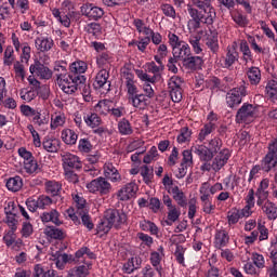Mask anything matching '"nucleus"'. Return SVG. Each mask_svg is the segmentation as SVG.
Listing matches in <instances>:
<instances>
[{
	"instance_id": "1",
	"label": "nucleus",
	"mask_w": 277,
	"mask_h": 277,
	"mask_svg": "<svg viewBox=\"0 0 277 277\" xmlns=\"http://www.w3.org/2000/svg\"><path fill=\"white\" fill-rule=\"evenodd\" d=\"M262 170L264 172H269L277 166V140L274 138L268 144V151L262 160Z\"/></svg>"
},
{
	"instance_id": "2",
	"label": "nucleus",
	"mask_w": 277,
	"mask_h": 277,
	"mask_svg": "<svg viewBox=\"0 0 277 277\" xmlns=\"http://www.w3.org/2000/svg\"><path fill=\"white\" fill-rule=\"evenodd\" d=\"M256 116V106L245 103L236 113V122L237 124H248V122H252Z\"/></svg>"
},
{
	"instance_id": "3",
	"label": "nucleus",
	"mask_w": 277,
	"mask_h": 277,
	"mask_svg": "<svg viewBox=\"0 0 277 277\" xmlns=\"http://www.w3.org/2000/svg\"><path fill=\"white\" fill-rule=\"evenodd\" d=\"M104 217L105 220H108L111 226H114V228H116L117 230L118 228H120V226H122L123 224H127V220H128L127 213L118 209H107L104 212Z\"/></svg>"
},
{
	"instance_id": "4",
	"label": "nucleus",
	"mask_w": 277,
	"mask_h": 277,
	"mask_svg": "<svg viewBox=\"0 0 277 277\" xmlns=\"http://www.w3.org/2000/svg\"><path fill=\"white\" fill-rule=\"evenodd\" d=\"M136 75L138 79H141V81H145V83L143 84V90L146 96H148V98H153V96H155V90H153V87L150 85V83H157V81H160L161 75L156 74L153 77H150L149 75L144 72V70H140V69L136 70Z\"/></svg>"
},
{
	"instance_id": "5",
	"label": "nucleus",
	"mask_w": 277,
	"mask_h": 277,
	"mask_svg": "<svg viewBox=\"0 0 277 277\" xmlns=\"http://www.w3.org/2000/svg\"><path fill=\"white\" fill-rule=\"evenodd\" d=\"M85 70H88V64L85 62L76 61L71 63L68 72L69 84L77 83V81L81 80V78H85V76H83Z\"/></svg>"
},
{
	"instance_id": "6",
	"label": "nucleus",
	"mask_w": 277,
	"mask_h": 277,
	"mask_svg": "<svg viewBox=\"0 0 277 277\" xmlns=\"http://www.w3.org/2000/svg\"><path fill=\"white\" fill-rule=\"evenodd\" d=\"M87 188L91 194L98 192L101 196H107L111 192V184L105 180V177H97L87 184Z\"/></svg>"
},
{
	"instance_id": "7",
	"label": "nucleus",
	"mask_w": 277,
	"mask_h": 277,
	"mask_svg": "<svg viewBox=\"0 0 277 277\" xmlns=\"http://www.w3.org/2000/svg\"><path fill=\"white\" fill-rule=\"evenodd\" d=\"M247 91L246 87L240 85L239 88H234L226 94V103L228 107L234 109V107H239L241 105V101H243V96H246Z\"/></svg>"
},
{
	"instance_id": "8",
	"label": "nucleus",
	"mask_w": 277,
	"mask_h": 277,
	"mask_svg": "<svg viewBox=\"0 0 277 277\" xmlns=\"http://www.w3.org/2000/svg\"><path fill=\"white\" fill-rule=\"evenodd\" d=\"M64 170H81L82 163L77 155L68 151L61 154Z\"/></svg>"
},
{
	"instance_id": "9",
	"label": "nucleus",
	"mask_w": 277,
	"mask_h": 277,
	"mask_svg": "<svg viewBox=\"0 0 277 277\" xmlns=\"http://www.w3.org/2000/svg\"><path fill=\"white\" fill-rule=\"evenodd\" d=\"M82 16H87L90 21H98L103 18L105 11L102 8L95 6L92 3H85L80 8Z\"/></svg>"
},
{
	"instance_id": "10",
	"label": "nucleus",
	"mask_w": 277,
	"mask_h": 277,
	"mask_svg": "<svg viewBox=\"0 0 277 277\" xmlns=\"http://www.w3.org/2000/svg\"><path fill=\"white\" fill-rule=\"evenodd\" d=\"M85 78H80V80L67 84L66 87H64L65 94H75L77 90H80L83 96H90V84H85Z\"/></svg>"
},
{
	"instance_id": "11",
	"label": "nucleus",
	"mask_w": 277,
	"mask_h": 277,
	"mask_svg": "<svg viewBox=\"0 0 277 277\" xmlns=\"http://www.w3.org/2000/svg\"><path fill=\"white\" fill-rule=\"evenodd\" d=\"M29 70L34 77H39L40 79L49 80L53 77V71L40 61H35V63L30 65Z\"/></svg>"
},
{
	"instance_id": "12",
	"label": "nucleus",
	"mask_w": 277,
	"mask_h": 277,
	"mask_svg": "<svg viewBox=\"0 0 277 277\" xmlns=\"http://www.w3.org/2000/svg\"><path fill=\"white\" fill-rule=\"evenodd\" d=\"M109 79V71L107 69H101L96 76L95 81L93 83V87L95 90H106V92H109L111 88V82L108 81Z\"/></svg>"
},
{
	"instance_id": "13",
	"label": "nucleus",
	"mask_w": 277,
	"mask_h": 277,
	"mask_svg": "<svg viewBox=\"0 0 277 277\" xmlns=\"http://www.w3.org/2000/svg\"><path fill=\"white\" fill-rule=\"evenodd\" d=\"M182 64L186 70H190L192 72L196 70H202V64H205V61L200 56H186Z\"/></svg>"
},
{
	"instance_id": "14",
	"label": "nucleus",
	"mask_w": 277,
	"mask_h": 277,
	"mask_svg": "<svg viewBox=\"0 0 277 277\" xmlns=\"http://www.w3.org/2000/svg\"><path fill=\"white\" fill-rule=\"evenodd\" d=\"M228 159H230V150L228 148L222 149L213 159L214 172H220L228 163Z\"/></svg>"
},
{
	"instance_id": "15",
	"label": "nucleus",
	"mask_w": 277,
	"mask_h": 277,
	"mask_svg": "<svg viewBox=\"0 0 277 277\" xmlns=\"http://www.w3.org/2000/svg\"><path fill=\"white\" fill-rule=\"evenodd\" d=\"M54 70H55V72H57L56 81H57L61 90H63V92H64V88H66L67 85L70 84V78L68 77L66 66L55 65Z\"/></svg>"
},
{
	"instance_id": "16",
	"label": "nucleus",
	"mask_w": 277,
	"mask_h": 277,
	"mask_svg": "<svg viewBox=\"0 0 277 277\" xmlns=\"http://www.w3.org/2000/svg\"><path fill=\"white\" fill-rule=\"evenodd\" d=\"M135 194H137V184H135V182H131L126 184L124 187L119 190L118 196L121 201H127L131 200Z\"/></svg>"
},
{
	"instance_id": "17",
	"label": "nucleus",
	"mask_w": 277,
	"mask_h": 277,
	"mask_svg": "<svg viewBox=\"0 0 277 277\" xmlns=\"http://www.w3.org/2000/svg\"><path fill=\"white\" fill-rule=\"evenodd\" d=\"M192 153L197 155L200 161H211L213 157H215L213 151L208 146L205 145L193 146Z\"/></svg>"
},
{
	"instance_id": "18",
	"label": "nucleus",
	"mask_w": 277,
	"mask_h": 277,
	"mask_svg": "<svg viewBox=\"0 0 277 277\" xmlns=\"http://www.w3.org/2000/svg\"><path fill=\"white\" fill-rule=\"evenodd\" d=\"M188 14L192 18L189 23L193 29H200V24L205 23V13L202 11H198L197 9L188 6Z\"/></svg>"
},
{
	"instance_id": "19",
	"label": "nucleus",
	"mask_w": 277,
	"mask_h": 277,
	"mask_svg": "<svg viewBox=\"0 0 277 277\" xmlns=\"http://www.w3.org/2000/svg\"><path fill=\"white\" fill-rule=\"evenodd\" d=\"M173 57H176L177 60H181L183 62L186 57L192 55V49L189 48V44L187 42L182 41V43H179L177 47L173 48Z\"/></svg>"
},
{
	"instance_id": "20",
	"label": "nucleus",
	"mask_w": 277,
	"mask_h": 277,
	"mask_svg": "<svg viewBox=\"0 0 277 277\" xmlns=\"http://www.w3.org/2000/svg\"><path fill=\"white\" fill-rule=\"evenodd\" d=\"M104 174L106 179H109L113 183H118V181H122V176L120 175V172H118V169L114 167L113 163H105L104 164Z\"/></svg>"
},
{
	"instance_id": "21",
	"label": "nucleus",
	"mask_w": 277,
	"mask_h": 277,
	"mask_svg": "<svg viewBox=\"0 0 277 277\" xmlns=\"http://www.w3.org/2000/svg\"><path fill=\"white\" fill-rule=\"evenodd\" d=\"M171 194H173V200L177 202L179 207H182L183 209L187 208V196H185V193H183L179 186H174L171 189Z\"/></svg>"
},
{
	"instance_id": "22",
	"label": "nucleus",
	"mask_w": 277,
	"mask_h": 277,
	"mask_svg": "<svg viewBox=\"0 0 277 277\" xmlns=\"http://www.w3.org/2000/svg\"><path fill=\"white\" fill-rule=\"evenodd\" d=\"M36 48L41 53H47V51H51L53 49V39L39 37L35 40Z\"/></svg>"
},
{
	"instance_id": "23",
	"label": "nucleus",
	"mask_w": 277,
	"mask_h": 277,
	"mask_svg": "<svg viewBox=\"0 0 277 277\" xmlns=\"http://www.w3.org/2000/svg\"><path fill=\"white\" fill-rule=\"evenodd\" d=\"M41 221L43 223L52 222L55 226H61L62 224V221H60V212L55 209H52L50 212H43L41 214Z\"/></svg>"
},
{
	"instance_id": "24",
	"label": "nucleus",
	"mask_w": 277,
	"mask_h": 277,
	"mask_svg": "<svg viewBox=\"0 0 277 277\" xmlns=\"http://www.w3.org/2000/svg\"><path fill=\"white\" fill-rule=\"evenodd\" d=\"M206 47H208V49H210L211 53H213L214 55L217 54V51H220L217 32L211 31V34L208 35L206 39Z\"/></svg>"
},
{
	"instance_id": "25",
	"label": "nucleus",
	"mask_w": 277,
	"mask_h": 277,
	"mask_svg": "<svg viewBox=\"0 0 277 277\" xmlns=\"http://www.w3.org/2000/svg\"><path fill=\"white\" fill-rule=\"evenodd\" d=\"M228 241H230V237L228 233L224 229L219 230L215 235V248L222 250V248L228 246Z\"/></svg>"
},
{
	"instance_id": "26",
	"label": "nucleus",
	"mask_w": 277,
	"mask_h": 277,
	"mask_svg": "<svg viewBox=\"0 0 277 277\" xmlns=\"http://www.w3.org/2000/svg\"><path fill=\"white\" fill-rule=\"evenodd\" d=\"M61 144L62 142L60 140L49 137H44L42 142V146L48 153H57V150H60Z\"/></svg>"
},
{
	"instance_id": "27",
	"label": "nucleus",
	"mask_w": 277,
	"mask_h": 277,
	"mask_svg": "<svg viewBox=\"0 0 277 277\" xmlns=\"http://www.w3.org/2000/svg\"><path fill=\"white\" fill-rule=\"evenodd\" d=\"M111 105H114L111 100H102L95 105V111L102 116H107L111 111Z\"/></svg>"
},
{
	"instance_id": "28",
	"label": "nucleus",
	"mask_w": 277,
	"mask_h": 277,
	"mask_svg": "<svg viewBox=\"0 0 277 277\" xmlns=\"http://www.w3.org/2000/svg\"><path fill=\"white\" fill-rule=\"evenodd\" d=\"M262 211L266 214L268 220H276L277 219V207L274 202L267 200L262 206Z\"/></svg>"
},
{
	"instance_id": "29",
	"label": "nucleus",
	"mask_w": 277,
	"mask_h": 277,
	"mask_svg": "<svg viewBox=\"0 0 277 277\" xmlns=\"http://www.w3.org/2000/svg\"><path fill=\"white\" fill-rule=\"evenodd\" d=\"M239 60V52H237V49L233 47L232 49L227 50L226 56H225V63L224 68H230L235 62Z\"/></svg>"
},
{
	"instance_id": "30",
	"label": "nucleus",
	"mask_w": 277,
	"mask_h": 277,
	"mask_svg": "<svg viewBox=\"0 0 277 277\" xmlns=\"http://www.w3.org/2000/svg\"><path fill=\"white\" fill-rule=\"evenodd\" d=\"M45 235L51 239H58L60 241H62V239H66V234L64 233V230L55 226H48L45 228Z\"/></svg>"
},
{
	"instance_id": "31",
	"label": "nucleus",
	"mask_w": 277,
	"mask_h": 277,
	"mask_svg": "<svg viewBox=\"0 0 277 277\" xmlns=\"http://www.w3.org/2000/svg\"><path fill=\"white\" fill-rule=\"evenodd\" d=\"M78 137L79 135H77V132H75V130L66 129L62 132L63 142L70 146L77 144Z\"/></svg>"
},
{
	"instance_id": "32",
	"label": "nucleus",
	"mask_w": 277,
	"mask_h": 277,
	"mask_svg": "<svg viewBox=\"0 0 277 277\" xmlns=\"http://www.w3.org/2000/svg\"><path fill=\"white\" fill-rule=\"evenodd\" d=\"M129 101H132L133 107H137L138 109H145L148 105V98L144 94H136L129 97Z\"/></svg>"
},
{
	"instance_id": "33",
	"label": "nucleus",
	"mask_w": 277,
	"mask_h": 277,
	"mask_svg": "<svg viewBox=\"0 0 277 277\" xmlns=\"http://www.w3.org/2000/svg\"><path fill=\"white\" fill-rule=\"evenodd\" d=\"M90 275V269L85 265H80L68 271V277H85Z\"/></svg>"
},
{
	"instance_id": "34",
	"label": "nucleus",
	"mask_w": 277,
	"mask_h": 277,
	"mask_svg": "<svg viewBox=\"0 0 277 277\" xmlns=\"http://www.w3.org/2000/svg\"><path fill=\"white\" fill-rule=\"evenodd\" d=\"M247 75L251 85H259L261 83V69L259 67H251Z\"/></svg>"
},
{
	"instance_id": "35",
	"label": "nucleus",
	"mask_w": 277,
	"mask_h": 277,
	"mask_svg": "<svg viewBox=\"0 0 277 277\" xmlns=\"http://www.w3.org/2000/svg\"><path fill=\"white\" fill-rule=\"evenodd\" d=\"M84 122L88 124V127H91V129H96L97 127H101L103 120L97 114L92 113L91 115H87L84 117Z\"/></svg>"
},
{
	"instance_id": "36",
	"label": "nucleus",
	"mask_w": 277,
	"mask_h": 277,
	"mask_svg": "<svg viewBox=\"0 0 277 277\" xmlns=\"http://www.w3.org/2000/svg\"><path fill=\"white\" fill-rule=\"evenodd\" d=\"M23 187V179L21 176L10 177L6 181V188L10 192H18Z\"/></svg>"
},
{
	"instance_id": "37",
	"label": "nucleus",
	"mask_w": 277,
	"mask_h": 277,
	"mask_svg": "<svg viewBox=\"0 0 277 277\" xmlns=\"http://www.w3.org/2000/svg\"><path fill=\"white\" fill-rule=\"evenodd\" d=\"M141 176H143V181L146 185H150L155 176L154 169H150L148 166L144 164L141 167Z\"/></svg>"
},
{
	"instance_id": "38",
	"label": "nucleus",
	"mask_w": 277,
	"mask_h": 277,
	"mask_svg": "<svg viewBox=\"0 0 277 277\" xmlns=\"http://www.w3.org/2000/svg\"><path fill=\"white\" fill-rule=\"evenodd\" d=\"M213 131H215V122L209 121L208 123H206L199 133L200 142L205 141L207 135H211V133H213Z\"/></svg>"
},
{
	"instance_id": "39",
	"label": "nucleus",
	"mask_w": 277,
	"mask_h": 277,
	"mask_svg": "<svg viewBox=\"0 0 277 277\" xmlns=\"http://www.w3.org/2000/svg\"><path fill=\"white\" fill-rule=\"evenodd\" d=\"M240 51L243 55L242 60L248 64V62H252V51H250V45H248V41L242 40L240 42Z\"/></svg>"
},
{
	"instance_id": "40",
	"label": "nucleus",
	"mask_w": 277,
	"mask_h": 277,
	"mask_svg": "<svg viewBox=\"0 0 277 277\" xmlns=\"http://www.w3.org/2000/svg\"><path fill=\"white\" fill-rule=\"evenodd\" d=\"M266 94L272 98L273 103H276V96H277V81L276 80H269L266 85Z\"/></svg>"
},
{
	"instance_id": "41",
	"label": "nucleus",
	"mask_w": 277,
	"mask_h": 277,
	"mask_svg": "<svg viewBox=\"0 0 277 277\" xmlns=\"http://www.w3.org/2000/svg\"><path fill=\"white\" fill-rule=\"evenodd\" d=\"M78 213L80 215L81 223L83 224V226H85V228H88V230H93L94 223L92 222V217L90 216V214H88V212L85 210H82Z\"/></svg>"
},
{
	"instance_id": "42",
	"label": "nucleus",
	"mask_w": 277,
	"mask_h": 277,
	"mask_svg": "<svg viewBox=\"0 0 277 277\" xmlns=\"http://www.w3.org/2000/svg\"><path fill=\"white\" fill-rule=\"evenodd\" d=\"M168 210H169V212H168L169 221H166V223L168 224V226H172V222H176V220H179V217H181V211H179V209H176V206L168 208Z\"/></svg>"
},
{
	"instance_id": "43",
	"label": "nucleus",
	"mask_w": 277,
	"mask_h": 277,
	"mask_svg": "<svg viewBox=\"0 0 277 277\" xmlns=\"http://www.w3.org/2000/svg\"><path fill=\"white\" fill-rule=\"evenodd\" d=\"M183 83H184L183 78L179 76H173L168 81V88L169 90H182Z\"/></svg>"
},
{
	"instance_id": "44",
	"label": "nucleus",
	"mask_w": 277,
	"mask_h": 277,
	"mask_svg": "<svg viewBox=\"0 0 277 277\" xmlns=\"http://www.w3.org/2000/svg\"><path fill=\"white\" fill-rule=\"evenodd\" d=\"M119 133L121 135H131L133 133V129L131 128V123L127 119H122L118 123Z\"/></svg>"
},
{
	"instance_id": "45",
	"label": "nucleus",
	"mask_w": 277,
	"mask_h": 277,
	"mask_svg": "<svg viewBox=\"0 0 277 277\" xmlns=\"http://www.w3.org/2000/svg\"><path fill=\"white\" fill-rule=\"evenodd\" d=\"M160 10L162 11V14H164V16H167L168 18H176V10L174 9V6H172V4H161Z\"/></svg>"
},
{
	"instance_id": "46",
	"label": "nucleus",
	"mask_w": 277,
	"mask_h": 277,
	"mask_svg": "<svg viewBox=\"0 0 277 277\" xmlns=\"http://www.w3.org/2000/svg\"><path fill=\"white\" fill-rule=\"evenodd\" d=\"M205 17H203V23L205 25H213L214 21H215V9H213V6H210L209 9H207V12H203Z\"/></svg>"
},
{
	"instance_id": "47",
	"label": "nucleus",
	"mask_w": 277,
	"mask_h": 277,
	"mask_svg": "<svg viewBox=\"0 0 277 277\" xmlns=\"http://www.w3.org/2000/svg\"><path fill=\"white\" fill-rule=\"evenodd\" d=\"M150 263L154 267H156V271L161 274V254L157 251H154L150 253Z\"/></svg>"
},
{
	"instance_id": "48",
	"label": "nucleus",
	"mask_w": 277,
	"mask_h": 277,
	"mask_svg": "<svg viewBox=\"0 0 277 277\" xmlns=\"http://www.w3.org/2000/svg\"><path fill=\"white\" fill-rule=\"evenodd\" d=\"M19 96L22 101H26V103H31V101L36 98L37 94L35 90L22 89L19 92Z\"/></svg>"
},
{
	"instance_id": "49",
	"label": "nucleus",
	"mask_w": 277,
	"mask_h": 277,
	"mask_svg": "<svg viewBox=\"0 0 277 277\" xmlns=\"http://www.w3.org/2000/svg\"><path fill=\"white\" fill-rule=\"evenodd\" d=\"M222 138L220 137H214L212 138L209 144L208 148L212 151V154L217 155V151L222 148Z\"/></svg>"
},
{
	"instance_id": "50",
	"label": "nucleus",
	"mask_w": 277,
	"mask_h": 277,
	"mask_svg": "<svg viewBox=\"0 0 277 277\" xmlns=\"http://www.w3.org/2000/svg\"><path fill=\"white\" fill-rule=\"evenodd\" d=\"M24 168L27 174H34V172H38V161L36 160V158L24 161Z\"/></svg>"
},
{
	"instance_id": "51",
	"label": "nucleus",
	"mask_w": 277,
	"mask_h": 277,
	"mask_svg": "<svg viewBox=\"0 0 277 277\" xmlns=\"http://www.w3.org/2000/svg\"><path fill=\"white\" fill-rule=\"evenodd\" d=\"M111 228H114V225H111L109 220L105 219L104 216V219L97 225V233H104L107 235Z\"/></svg>"
},
{
	"instance_id": "52",
	"label": "nucleus",
	"mask_w": 277,
	"mask_h": 277,
	"mask_svg": "<svg viewBox=\"0 0 277 277\" xmlns=\"http://www.w3.org/2000/svg\"><path fill=\"white\" fill-rule=\"evenodd\" d=\"M192 137V131L189 128L184 127L181 129V133L177 136L179 144H185V142H189V138Z\"/></svg>"
},
{
	"instance_id": "53",
	"label": "nucleus",
	"mask_w": 277,
	"mask_h": 277,
	"mask_svg": "<svg viewBox=\"0 0 277 277\" xmlns=\"http://www.w3.org/2000/svg\"><path fill=\"white\" fill-rule=\"evenodd\" d=\"M62 189V185L57 182H48L47 183V192L48 194H51L52 196H57Z\"/></svg>"
},
{
	"instance_id": "54",
	"label": "nucleus",
	"mask_w": 277,
	"mask_h": 277,
	"mask_svg": "<svg viewBox=\"0 0 277 277\" xmlns=\"http://www.w3.org/2000/svg\"><path fill=\"white\" fill-rule=\"evenodd\" d=\"M169 94L173 103H181L183 101V89H169Z\"/></svg>"
},
{
	"instance_id": "55",
	"label": "nucleus",
	"mask_w": 277,
	"mask_h": 277,
	"mask_svg": "<svg viewBox=\"0 0 277 277\" xmlns=\"http://www.w3.org/2000/svg\"><path fill=\"white\" fill-rule=\"evenodd\" d=\"M14 49L12 45H9L4 51V64L5 66H12V63L14 62Z\"/></svg>"
},
{
	"instance_id": "56",
	"label": "nucleus",
	"mask_w": 277,
	"mask_h": 277,
	"mask_svg": "<svg viewBox=\"0 0 277 277\" xmlns=\"http://www.w3.org/2000/svg\"><path fill=\"white\" fill-rule=\"evenodd\" d=\"M189 42L196 55H200V53H202V48L200 47V37L198 36L190 37Z\"/></svg>"
},
{
	"instance_id": "57",
	"label": "nucleus",
	"mask_w": 277,
	"mask_h": 277,
	"mask_svg": "<svg viewBox=\"0 0 277 277\" xmlns=\"http://www.w3.org/2000/svg\"><path fill=\"white\" fill-rule=\"evenodd\" d=\"M35 116L32 118V121L35 122V124H38L39 127H42V124H49V115H43L40 113H36Z\"/></svg>"
},
{
	"instance_id": "58",
	"label": "nucleus",
	"mask_w": 277,
	"mask_h": 277,
	"mask_svg": "<svg viewBox=\"0 0 277 277\" xmlns=\"http://www.w3.org/2000/svg\"><path fill=\"white\" fill-rule=\"evenodd\" d=\"M78 150H80V153H90V150H92V143H90V140L81 138L79 141Z\"/></svg>"
},
{
	"instance_id": "59",
	"label": "nucleus",
	"mask_w": 277,
	"mask_h": 277,
	"mask_svg": "<svg viewBox=\"0 0 277 277\" xmlns=\"http://www.w3.org/2000/svg\"><path fill=\"white\" fill-rule=\"evenodd\" d=\"M241 211L235 209L232 212H228L227 215V220H228V224H237V222H239V220H241Z\"/></svg>"
},
{
	"instance_id": "60",
	"label": "nucleus",
	"mask_w": 277,
	"mask_h": 277,
	"mask_svg": "<svg viewBox=\"0 0 277 277\" xmlns=\"http://www.w3.org/2000/svg\"><path fill=\"white\" fill-rule=\"evenodd\" d=\"M101 24L98 23H91L87 26L88 34H91V36H101Z\"/></svg>"
},
{
	"instance_id": "61",
	"label": "nucleus",
	"mask_w": 277,
	"mask_h": 277,
	"mask_svg": "<svg viewBox=\"0 0 277 277\" xmlns=\"http://www.w3.org/2000/svg\"><path fill=\"white\" fill-rule=\"evenodd\" d=\"M121 77H122V79L126 80V85L134 82L133 81V79H134L133 72L128 67H123L121 69Z\"/></svg>"
},
{
	"instance_id": "62",
	"label": "nucleus",
	"mask_w": 277,
	"mask_h": 277,
	"mask_svg": "<svg viewBox=\"0 0 277 277\" xmlns=\"http://www.w3.org/2000/svg\"><path fill=\"white\" fill-rule=\"evenodd\" d=\"M252 261L258 269H263V267H265V258H263V255L253 253Z\"/></svg>"
},
{
	"instance_id": "63",
	"label": "nucleus",
	"mask_w": 277,
	"mask_h": 277,
	"mask_svg": "<svg viewBox=\"0 0 277 277\" xmlns=\"http://www.w3.org/2000/svg\"><path fill=\"white\" fill-rule=\"evenodd\" d=\"M6 224L12 230H16L18 227V220H16V214H6Z\"/></svg>"
},
{
	"instance_id": "64",
	"label": "nucleus",
	"mask_w": 277,
	"mask_h": 277,
	"mask_svg": "<svg viewBox=\"0 0 277 277\" xmlns=\"http://www.w3.org/2000/svg\"><path fill=\"white\" fill-rule=\"evenodd\" d=\"M182 163L188 167L194 164V157L192 156V149L190 150L186 149L183 151Z\"/></svg>"
}]
</instances>
